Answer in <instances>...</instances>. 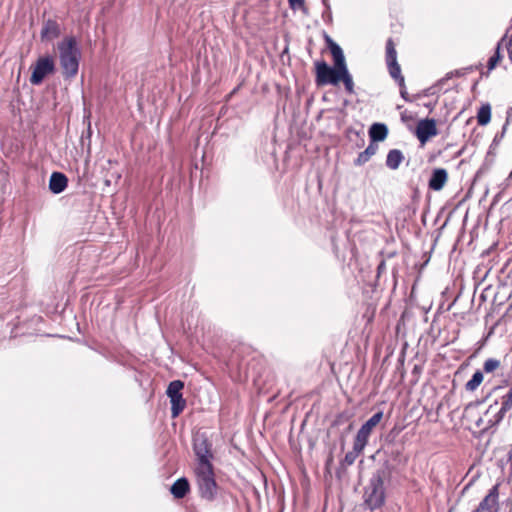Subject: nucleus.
Wrapping results in <instances>:
<instances>
[{
  "label": "nucleus",
  "instance_id": "nucleus-51",
  "mask_svg": "<svg viewBox=\"0 0 512 512\" xmlns=\"http://www.w3.org/2000/svg\"><path fill=\"white\" fill-rule=\"evenodd\" d=\"M391 453L392 454L396 453V455H398V454H400V451L399 450H397V451L391 450Z\"/></svg>",
  "mask_w": 512,
  "mask_h": 512
},
{
  "label": "nucleus",
  "instance_id": "nucleus-19",
  "mask_svg": "<svg viewBox=\"0 0 512 512\" xmlns=\"http://www.w3.org/2000/svg\"><path fill=\"white\" fill-rule=\"evenodd\" d=\"M366 446L362 445L361 443L354 440L353 442V448L351 451H348L343 460L340 462V466L342 468H345L347 466H350L354 464L356 458L359 456V454L364 450Z\"/></svg>",
  "mask_w": 512,
  "mask_h": 512
},
{
  "label": "nucleus",
  "instance_id": "nucleus-14",
  "mask_svg": "<svg viewBox=\"0 0 512 512\" xmlns=\"http://www.w3.org/2000/svg\"><path fill=\"white\" fill-rule=\"evenodd\" d=\"M61 35V26L54 19H47L43 22L42 29L40 31L41 41H52Z\"/></svg>",
  "mask_w": 512,
  "mask_h": 512
},
{
  "label": "nucleus",
  "instance_id": "nucleus-31",
  "mask_svg": "<svg viewBox=\"0 0 512 512\" xmlns=\"http://www.w3.org/2000/svg\"><path fill=\"white\" fill-rule=\"evenodd\" d=\"M288 4L291 10H300L303 14H308V8L305 5V0H288Z\"/></svg>",
  "mask_w": 512,
  "mask_h": 512
},
{
  "label": "nucleus",
  "instance_id": "nucleus-37",
  "mask_svg": "<svg viewBox=\"0 0 512 512\" xmlns=\"http://www.w3.org/2000/svg\"><path fill=\"white\" fill-rule=\"evenodd\" d=\"M442 86L443 85H437V83H436L434 86H432L429 89H427L425 94L426 95H432V94L435 93V89L440 90L442 88Z\"/></svg>",
  "mask_w": 512,
  "mask_h": 512
},
{
  "label": "nucleus",
  "instance_id": "nucleus-33",
  "mask_svg": "<svg viewBox=\"0 0 512 512\" xmlns=\"http://www.w3.org/2000/svg\"><path fill=\"white\" fill-rule=\"evenodd\" d=\"M502 139H503V133H496V135L494 136V138L492 140V143L489 146L488 154H492L493 149H495V147H497L500 144Z\"/></svg>",
  "mask_w": 512,
  "mask_h": 512
},
{
  "label": "nucleus",
  "instance_id": "nucleus-13",
  "mask_svg": "<svg viewBox=\"0 0 512 512\" xmlns=\"http://www.w3.org/2000/svg\"><path fill=\"white\" fill-rule=\"evenodd\" d=\"M509 32H510V28H507L505 33L503 34V36L496 43V46H495V49H494V53L488 59V62H487V72L486 73H482V76H488L489 73L493 69H495L496 66L498 65V63L503 59L502 47H503L504 43L506 44Z\"/></svg>",
  "mask_w": 512,
  "mask_h": 512
},
{
  "label": "nucleus",
  "instance_id": "nucleus-21",
  "mask_svg": "<svg viewBox=\"0 0 512 512\" xmlns=\"http://www.w3.org/2000/svg\"><path fill=\"white\" fill-rule=\"evenodd\" d=\"M404 160V155L399 149H391L386 157V166L391 170L399 168L400 164Z\"/></svg>",
  "mask_w": 512,
  "mask_h": 512
},
{
  "label": "nucleus",
  "instance_id": "nucleus-23",
  "mask_svg": "<svg viewBox=\"0 0 512 512\" xmlns=\"http://www.w3.org/2000/svg\"><path fill=\"white\" fill-rule=\"evenodd\" d=\"M328 49L333 58V64L339 66L341 69L346 68L347 67L346 59H345V55H344V52H343V49L341 48V46L338 43H335Z\"/></svg>",
  "mask_w": 512,
  "mask_h": 512
},
{
  "label": "nucleus",
  "instance_id": "nucleus-43",
  "mask_svg": "<svg viewBox=\"0 0 512 512\" xmlns=\"http://www.w3.org/2000/svg\"><path fill=\"white\" fill-rule=\"evenodd\" d=\"M497 404H498V401H497V400H495V401H494V403H493V404H491V405L488 407V409H487V411H486V414H487V413H489V412L491 411V409H492L493 407H495Z\"/></svg>",
  "mask_w": 512,
  "mask_h": 512
},
{
  "label": "nucleus",
  "instance_id": "nucleus-22",
  "mask_svg": "<svg viewBox=\"0 0 512 512\" xmlns=\"http://www.w3.org/2000/svg\"><path fill=\"white\" fill-rule=\"evenodd\" d=\"M378 150L377 144L369 143V145L366 147V149L362 152H360L357 156V158L354 160L355 166H362L365 163H367L370 158L376 154Z\"/></svg>",
  "mask_w": 512,
  "mask_h": 512
},
{
  "label": "nucleus",
  "instance_id": "nucleus-39",
  "mask_svg": "<svg viewBox=\"0 0 512 512\" xmlns=\"http://www.w3.org/2000/svg\"><path fill=\"white\" fill-rule=\"evenodd\" d=\"M506 49H507V52H508V58L509 60L512 62V46H508V40L506 41Z\"/></svg>",
  "mask_w": 512,
  "mask_h": 512
},
{
  "label": "nucleus",
  "instance_id": "nucleus-52",
  "mask_svg": "<svg viewBox=\"0 0 512 512\" xmlns=\"http://www.w3.org/2000/svg\"><path fill=\"white\" fill-rule=\"evenodd\" d=\"M510 177H512V171H511Z\"/></svg>",
  "mask_w": 512,
  "mask_h": 512
},
{
  "label": "nucleus",
  "instance_id": "nucleus-32",
  "mask_svg": "<svg viewBox=\"0 0 512 512\" xmlns=\"http://www.w3.org/2000/svg\"><path fill=\"white\" fill-rule=\"evenodd\" d=\"M464 75V72L463 70H454V71H451L449 73L446 74L445 77H443L442 79H440L438 82H437V85H444V83L448 80V79H451L452 77H461Z\"/></svg>",
  "mask_w": 512,
  "mask_h": 512
},
{
  "label": "nucleus",
  "instance_id": "nucleus-41",
  "mask_svg": "<svg viewBox=\"0 0 512 512\" xmlns=\"http://www.w3.org/2000/svg\"><path fill=\"white\" fill-rule=\"evenodd\" d=\"M464 150L465 146H463L459 151H457V153L455 154V158L460 157L464 153Z\"/></svg>",
  "mask_w": 512,
  "mask_h": 512
},
{
  "label": "nucleus",
  "instance_id": "nucleus-18",
  "mask_svg": "<svg viewBox=\"0 0 512 512\" xmlns=\"http://www.w3.org/2000/svg\"><path fill=\"white\" fill-rule=\"evenodd\" d=\"M190 492V483L186 477L178 478L170 487V493L175 499H183Z\"/></svg>",
  "mask_w": 512,
  "mask_h": 512
},
{
  "label": "nucleus",
  "instance_id": "nucleus-7",
  "mask_svg": "<svg viewBox=\"0 0 512 512\" xmlns=\"http://www.w3.org/2000/svg\"><path fill=\"white\" fill-rule=\"evenodd\" d=\"M30 83L34 86L41 85L46 77L56 71V62L52 55L40 56L31 67Z\"/></svg>",
  "mask_w": 512,
  "mask_h": 512
},
{
  "label": "nucleus",
  "instance_id": "nucleus-2",
  "mask_svg": "<svg viewBox=\"0 0 512 512\" xmlns=\"http://www.w3.org/2000/svg\"><path fill=\"white\" fill-rule=\"evenodd\" d=\"M393 465L385 460L373 473L367 486L364 488V505L374 511L382 508L385 503L386 493L384 482L392 475Z\"/></svg>",
  "mask_w": 512,
  "mask_h": 512
},
{
  "label": "nucleus",
  "instance_id": "nucleus-46",
  "mask_svg": "<svg viewBox=\"0 0 512 512\" xmlns=\"http://www.w3.org/2000/svg\"><path fill=\"white\" fill-rule=\"evenodd\" d=\"M324 7H327V5H330L329 0H321Z\"/></svg>",
  "mask_w": 512,
  "mask_h": 512
},
{
  "label": "nucleus",
  "instance_id": "nucleus-6",
  "mask_svg": "<svg viewBox=\"0 0 512 512\" xmlns=\"http://www.w3.org/2000/svg\"><path fill=\"white\" fill-rule=\"evenodd\" d=\"M193 451L197 458L195 469L213 468L212 444L205 433H198L193 438Z\"/></svg>",
  "mask_w": 512,
  "mask_h": 512
},
{
  "label": "nucleus",
  "instance_id": "nucleus-20",
  "mask_svg": "<svg viewBox=\"0 0 512 512\" xmlns=\"http://www.w3.org/2000/svg\"><path fill=\"white\" fill-rule=\"evenodd\" d=\"M340 72H341V74H340L339 78H337L338 84L340 82H343L345 92L349 95H355L356 94L355 85H354L353 77L348 70V67L341 69Z\"/></svg>",
  "mask_w": 512,
  "mask_h": 512
},
{
  "label": "nucleus",
  "instance_id": "nucleus-34",
  "mask_svg": "<svg viewBox=\"0 0 512 512\" xmlns=\"http://www.w3.org/2000/svg\"><path fill=\"white\" fill-rule=\"evenodd\" d=\"M322 19L326 24H330L332 22V11L330 5L324 7V10L322 12Z\"/></svg>",
  "mask_w": 512,
  "mask_h": 512
},
{
  "label": "nucleus",
  "instance_id": "nucleus-50",
  "mask_svg": "<svg viewBox=\"0 0 512 512\" xmlns=\"http://www.w3.org/2000/svg\"><path fill=\"white\" fill-rule=\"evenodd\" d=\"M464 70H466V71H472V70H473V66H469V67L465 68Z\"/></svg>",
  "mask_w": 512,
  "mask_h": 512
},
{
  "label": "nucleus",
  "instance_id": "nucleus-12",
  "mask_svg": "<svg viewBox=\"0 0 512 512\" xmlns=\"http://www.w3.org/2000/svg\"><path fill=\"white\" fill-rule=\"evenodd\" d=\"M499 484L491 487L488 494L481 500L472 512H498Z\"/></svg>",
  "mask_w": 512,
  "mask_h": 512
},
{
  "label": "nucleus",
  "instance_id": "nucleus-1",
  "mask_svg": "<svg viewBox=\"0 0 512 512\" xmlns=\"http://www.w3.org/2000/svg\"><path fill=\"white\" fill-rule=\"evenodd\" d=\"M195 476L199 497L214 504L215 512H228L230 507L235 506L236 497L216 482L214 467L195 469Z\"/></svg>",
  "mask_w": 512,
  "mask_h": 512
},
{
  "label": "nucleus",
  "instance_id": "nucleus-5",
  "mask_svg": "<svg viewBox=\"0 0 512 512\" xmlns=\"http://www.w3.org/2000/svg\"><path fill=\"white\" fill-rule=\"evenodd\" d=\"M353 413L344 410L338 413L330 425L329 432L338 437L340 448L343 450L346 444V438L354 429Z\"/></svg>",
  "mask_w": 512,
  "mask_h": 512
},
{
  "label": "nucleus",
  "instance_id": "nucleus-47",
  "mask_svg": "<svg viewBox=\"0 0 512 512\" xmlns=\"http://www.w3.org/2000/svg\"><path fill=\"white\" fill-rule=\"evenodd\" d=\"M365 140L363 138L360 139V143L357 144L358 147H361L364 145Z\"/></svg>",
  "mask_w": 512,
  "mask_h": 512
},
{
  "label": "nucleus",
  "instance_id": "nucleus-4",
  "mask_svg": "<svg viewBox=\"0 0 512 512\" xmlns=\"http://www.w3.org/2000/svg\"><path fill=\"white\" fill-rule=\"evenodd\" d=\"M386 55L385 60L390 76L396 81L400 88V96L406 101L411 102L409 94L406 89L405 79L401 73V67L397 61V51L395 43L392 38H388L386 41Z\"/></svg>",
  "mask_w": 512,
  "mask_h": 512
},
{
  "label": "nucleus",
  "instance_id": "nucleus-28",
  "mask_svg": "<svg viewBox=\"0 0 512 512\" xmlns=\"http://www.w3.org/2000/svg\"><path fill=\"white\" fill-rule=\"evenodd\" d=\"M401 431L402 428L397 425L390 429V431L384 436L385 445L387 447L394 446Z\"/></svg>",
  "mask_w": 512,
  "mask_h": 512
},
{
  "label": "nucleus",
  "instance_id": "nucleus-3",
  "mask_svg": "<svg viewBox=\"0 0 512 512\" xmlns=\"http://www.w3.org/2000/svg\"><path fill=\"white\" fill-rule=\"evenodd\" d=\"M59 63L64 80H72L79 71L82 57L79 42L74 35L65 36L57 43Z\"/></svg>",
  "mask_w": 512,
  "mask_h": 512
},
{
  "label": "nucleus",
  "instance_id": "nucleus-42",
  "mask_svg": "<svg viewBox=\"0 0 512 512\" xmlns=\"http://www.w3.org/2000/svg\"><path fill=\"white\" fill-rule=\"evenodd\" d=\"M483 423H484V420H483V418H481V417H480V418H478V420L475 422V425H476L477 427H481Z\"/></svg>",
  "mask_w": 512,
  "mask_h": 512
},
{
  "label": "nucleus",
  "instance_id": "nucleus-16",
  "mask_svg": "<svg viewBox=\"0 0 512 512\" xmlns=\"http://www.w3.org/2000/svg\"><path fill=\"white\" fill-rule=\"evenodd\" d=\"M448 181V172L445 168H434L428 180V188L432 191H440Z\"/></svg>",
  "mask_w": 512,
  "mask_h": 512
},
{
  "label": "nucleus",
  "instance_id": "nucleus-26",
  "mask_svg": "<svg viewBox=\"0 0 512 512\" xmlns=\"http://www.w3.org/2000/svg\"><path fill=\"white\" fill-rule=\"evenodd\" d=\"M484 373L481 370H476L472 377L466 382L465 389L466 391L473 392L475 391L483 382Z\"/></svg>",
  "mask_w": 512,
  "mask_h": 512
},
{
  "label": "nucleus",
  "instance_id": "nucleus-38",
  "mask_svg": "<svg viewBox=\"0 0 512 512\" xmlns=\"http://www.w3.org/2000/svg\"><path fill=\"white\" fill-rule=\"evenodd\" d=\"M485 403V399H480V400H477L475 402H470L467 406H466V409L472 407V406H478V405H481Z\"/></svg>",
  "mask_w": 512,
  "mask_h": 512
},
{
  "label": "nucleus",
  "instance_id": "nucleus-49",
  "mask_svg": "<svg viewBox=\"0 0 512 512\" xmlns=\"http://www.w3.org/2000/svg\"><path fill=\"white\" fill-rule=\"evenodd\" d=\"M508 46H512V32L508 40Z\"/></svg>",
  "mask_w": 512,
  "mask_h": 512
},
{
  "label": "nucleus",
  "instance_id": "nucleus-25",
  "mask_svg": "<svg viewBox=\"0 0 512 512\" xmlns=\"http://www.w3.org/2000/svg\"><path fill=\"white\" fill-rule=\"evenodd\" d=\"M492 108L490 103H483L477 111V122L480 126H486L491 121Z\"/></svg>",
  "mask_w": 512,
  "mask_h": 512
},
{
  "label": "nucleus",
  "instance_id": "nucleus-30",
  "mask_svg": "<svg viewBox=\"0 0 512 512\" xmlns=\"http://www.w3.org/2000/svg\"><path fill=\"white\" fill-rule=\"evenodd\" d=\"M501 363L495 358H489L483 363V373H493L500 367Z\"/></svg>",
  "mask_w": 512,
  "mask_h": 512
},
{
  "label": "nucleus",
  "instance_id": "nucleus-9",
  "mask_svg": "<svg viewBox=\"0 0 512 512\" xmlns=\"http://www.w3.org/2000/svg\"><path fill=\"white\" fill-rule=\"evenodd\" d=\"M184 382L182 380L171 381L166 389V395L171 404V417L177 418L186 407V399L183 397Z\"/></svg>",
  "mask_w": 512,
  "mask_h": 512
},
{
  "label": "nucleus",
  "instance_id": "nucleus-35",
  "mask_svg": "<svg viewBox=\"0 0 512 512\" xmlns=\"http://www.w3.org/2000/svg\"><path fill=\"white\" fill-rule=\"evenodd\" d=\"M323 38H324L327 48L331 47L332 45H334L336 43L326 32H323Z\"/></svg>",
  "mask_w": 512,
  "mask_h": 512
},
{
  "label": "nucleus",
  "instance_id": "nucleus-11",
  "mask_svg": "<svg viewBox=\"0 0 512 512\" xmlns=\"http://www.w3.org/2000/svg\"><path fill=\"white\" fill-rule=\"evenodd\" d=\"M383 411H377L358 430L354 440L366 446L373 429L381 422Z\"/></svg>",
  "mask_w": 512,
  "mask_h": 512
},
{
  "label": "nucleus",
  "instance_id": "nucleus-45",
  "mask_svg": "<svg viewBox=\"0 0 512 512\" xmlns=\"http://www.w3.org/2000/svg\"><path fill=\"white\" fill-rule=\"evenodd\" d=\"M238 89H239V86H237L236 88H234V89L231 91V93H230V95H229V96L231 97L232 95H234L235 93H237Z\"/></svg>",
  "mask_w": 512,
  "mask_h": 512
},
{
  "label": "nucleus",
  "instance_id": "nucleus-48",
  "mask_svg": "<svg viewBox=\"0 0 512 512\" xmlns=\"http://www.w3.org/2000/svg\"><path fill=\"white\" fill-rule=\"evenodd\" d=\"M492 395V391L489 392L483 399H485V402L490 398V396Z\"/></svg>",
  "mask_w": 512,
  "mask_h": 512
},
{
  "label": "nucleus",
  "instance_id": "nucleus-17",
  "mask_svg": "<svg viewBox=\"0 0 512 512\" xmlns=\"http://www.w3.org/2000/svg\"><path fill=\"white\" fill-rule=\"evenodd\" d=\"M389 133L388 126L385 123L374 122L368 129L370 143L377 144L384 141Z\"/></svg>",
  "mask_w": 512,
  "mask_h": 512
},
{
  "label": "nucleus",
  "instance_id": "nucleus-44",
  "mask_svg": "<svg viewBox=\"0 0 512 512\" xmlns=\"http://www.w3.org/2000/svg\"><path fill=\"white\" fill-rule=\"evenodd\" d=\"M385 266V262L381 261V263L378 265V271L383 270V267Z\"/></svg>",
  "mask_w": 512,
  "mask_h": 512
},
{
  "label": "nucleus",
  "instance_id": "nucleus-27",
  "mask_svg": "<svg viewBox=\"0 0 512 512\" xmlns=\"http://www.w3.org/2000/svg\"><path fill=\"white\" fill-rule=\"evenodd\" d=\"M507 412H503V408L500 407V409L498 410V412L493 416L492 419H489L487 421V425L481 429L480 431V436H483L485 435L486 433H488V431L496 426H498L501 421L503 420L505 414Z\"/></svg>",
  "mask_w": 512,
  "mask_h": 512
},
{
  "label": "nucleus",
  "instance_id": "nucleus-10",
  "mask_svg": "<svg viewBox=\"0 0 512 512\" xmlns=\"http://www.w3.org/2000/svg\"><path fill=\"white\" fill-rule=\"evenodd\" d=\"M437 135L438 129L436 119L427 117L418 121L415 129V136L422 145Z\"/></svg>",
  "mask_w": 512,
  "mask_h": 512
},
{
  "label": "nucleus",
  "instance_id": "nucleus-15",
  "mask_svg": "<svg viewBox=\"0 0 512 512\" xmlns=\"http://www.w3.org/2000/svg\"><path fill=\"white\" fill-rule=\"evenodd\" d=\"M68 181V177L63 172L54 171L49 177L48 188L52 194L58 195L65 191Z\"/></svg>",
  "mask_w": 512,
  "mask_h": 512
},
{
  "label": "nucleus",
  "instance_id": "nucleus-29",
  "mask_svg": "<svg viewBox=\"0 0 512 512\" xmlns=\"http://www.w3.org/2000/svg\"><path fill=\"white\" fill-rule=\"evenodd\" d=\"M91 137H92V129H91V123H88V127L86 131H84L81 135V145L82 148H86L87 154L90 155L91 153Z\"/></svg>",
  "mask_w": 512,
  "mask_h": 512
},
{
  "label": "nucleus",
  "instance_id": "nucleus-8",
  "mask_svg": "<svg viewBox=\"0 0 512 512\" xmlns=\"http://www.w3.org/2000/svg\"><path fill=\"white\" fill-rule=\"evenodd\" d=\"M341 68L335 64L330 66L325 60L315 62V84L317 87L325 85H338Z\"/></svg>",
  "mask_w": 512,
  "mask_h": 512
},
{
  "label": "nucleus",
  "instance_id": "nucleus-24",
  "mask_svg": "<svg viewBox=\"0 0 512 512\" xmlns=\"http://www.w3.org/2000/svg\"><path fill=\"white\" fill-rule=\"evenodd\" d=\"M328 49L333 58V64L339 66L341 69L346 68L347 67L346 59H345V55H344V52H343V49L341 48V46L338 43H335Z\"/></svg>",
  "mask_w": 512,
  "mask_h": 512
},
{
  "label": "nucleus",
  "instance_id": "nucleus-36",
  "mask_svg": "<svg viewBox=\"0 0 512 512\" xmlns=\"http://www.w3.org/2000/svg\"><path fill=\"white\" fill-rule=\"evenodd\" d=\"M510 111H512V108H509V110L507 111L508 116H507V118H506V121H505L504 125L502 126L501 131L499 132V133H503V137H504V136H505V134H506L507 127H508L509 122H510V119H509V113H510Z\"/></svg>",
  "mask_w": 512,
  "mask_h": 512
},
{
  "label": "nucleus",
  "instance_id": "nucleus-40",
  "mask_svg": "<svg viewBox=\"0 0 512 512\" xmlns=\"http://www.w3.org/2000/svg\"><path fill=\"white\" fill-rule=\"evenodd\" d=\"M424 106L429 110V112H432L433 109H434V106H435V102L434 103H427V104H424Z\"/></svg>",
  "mask_w": 512,
  "mask_h": 512
}]
</instances>
